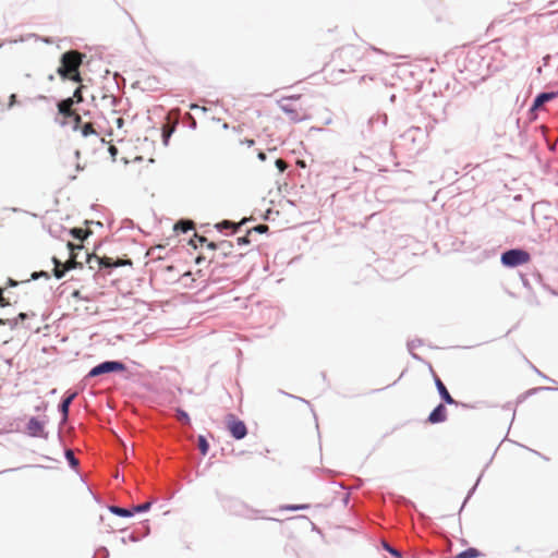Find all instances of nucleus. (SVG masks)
I'll list each match as a JSON object with an SVG mask.
<instances>
[{
    "label": "nucleus",
    "instance_id": "36",
    "mask_svg": "<svg viewBox=\"0 0 558 558\" xmlns=\"http://www.w3.org/2000/svg\"><path fill=\"white\" fill-rule=\"evenodd\" d=\"M39 277L49 278V275H48V272H45V271H41V272H34V274L32 275V278H33V279H37V278H39Z\"/></svg>",
    "mask_w": 558,
    "mask_h": 558
},
{
    "label": "nucleus",
    "instance_id": "49",
    "mask_svg": "<svg viewBox=\"0 0 558 558\" xmlns=\"http://www.w3.org/2000/svg\"><path fill=\"white\" fill-rule=\"evenodd\" d=\"M15 95L11 96V101H14Z\"/></svg>",
    "mask_w": 558,
    "mask_h": 558
},
{
    "label": "nucleus",
    "instance_id": "33",
    "mask_svg": "<svg viewBox=\"0 0 558 558\" xmlns=\"http://www.w3.org/2000/svg\"><path fill=\"white\" fill-rule=\"evenodd\" d=\"M191 242H192V244H193L195 247H197V245H198V244H199V245H203L204 243H206V242H207V239H206L205 236H198V235H196V240H192Z\"/></svg>",
    "mask_w": 558,
    "mask_h": 558
},
{
    "label": "nucleus",
    "instance_id": "32",
    "mask_svg": "<svg viewBox=\"0 0 558 558\" xmlns=\"http://www.w3.org/2000/svg\"><path fill=\"white\" fill-rule=\"evenodd\" d=\"M251 232L252 231H256L258 233H265L268 231V226L267 225H258L256 227H254L252 230H250Z\"/></svg>",
    "mask_w": 558,
    "mask_h": 558
},
{
    "label": "nucleus",
    "instance_id": "30",
    "mask_svg": "<svg viewBox=\"0 0 558 558\" xmlns=\"http://www.w3.org/2000/svg\"><path fill=\"white\" fill-rule=\"evenodd\" d=\"M82 88L83 86H78L75 90H74V94H73V104L76 101V102H80L83 100V96H82Z\"/></svg>",
    "mask_w": 558,
    "mask_h": 558
},
{
    "label": "nucleus",
    "instance_id": "26",
    "mask_svg": "<svg viewBox=\"0 0 558 558\" xmlns=\"http://www.w3.org/2000/svg\"><path fill=\"white\" fill-rule=\"evenodd\" d=\"M71 119L73 120V130L78 131L82 128V124L84 123L82 121V117L77 112H75L74 116L71 117Z\"/></svg>",
    "mask_w": 558,
    "mask_h": 558
},
{
    "label": "nucleus",
    "instance_id": "47",
    "mask_svg": "<svg viewBox=\"0 0 558 558\" xmlns=\"http://www.w3.org/2000/svg\"><path fill=\"white\" fill-rule=\"evenodd\" d=\"M202 259H203L202 257H197L196 263H201Z\"/></svg>",
    "mask_w": 558,
    "mask_h": 558
},
{
    "label": "nucleus",
    "instance_id": "48",
    "mask_svg": "<svg viewBox=\"0 0 558 558\" xmlns=\"http://www.w3.org/2000/svg\"><path fill=\"white\" fill-rule=\"evenodd\" d=\"M15 95L11 96V101H14Z\"/></svg>",
    "mask_w": 558,
    "mask_h": 558
},
{
    "label": "nucleus",
    "instance_id": "43",
    "mask_svg": "<svg viewBox=\"0 0 558 558\" xmlns=\"http://www.w3.org/2000/svg\"><path fill=\"white\" fill-rule=\"evenodd\" d=\"M191 109H201V107H199V106H197V105H192V106H191ZM202 110H203V111H206V108H205V107H202Z\"/></svg>",
    "mask_w": 558,
    "mask_h": 558
},
{
    "label": "nucleus",
    "instance_id": "37",
    "mask_svg": "<svg viewBox=\"0 0 558 558\" xmlns=\"http://www.w3.org/2000/svg\"><path fill=\"white\" fill-rule=\"evenodd\" d=\"M72 298L76 299V300H85V298H83L82 293L80 290H74L72 292Z\"/></svg>",
    "mask_w": 558,
    "mask_h": 558
},
{
    "label": "nucleus",
    "instance_id": "42",
    "mask_svg": "<svg viewBox=\"0 0 558 558\" xmlns=\"http://www.w3.org/2000/svg\"><path fill=\"white\" fill-rule=\"evenodd\" d=\"M386 548H387V550H388L390 554H392V555H395V556H397V557H400L399 551H397L396 549H393V548H391V547H389V546H387Z\"/></svg>",
    "mask_w": 558,
    "mask_h": 558
},
{
    "label": "nucleus",
    "instance_id": "41",
    "mask_svg": "<svg viewBox=\"0 0 558 558\" xmlns=\"http://www.w3.org/2000/svg\"><path fill=\"white\" fill-rule=\"evenodd\" d=\"M206 244H207L208 248L217 251V242H208L207 241Z\"/></svg>",
    "mask_w": 558,
    "mask_h": 558
},
{
    "label": "nucleus",
    "instance_id": "6",
    "mask_svg": "<svg viewBox=\"0 0 558 558\" xmlns=\"http://www.w3.org/2000/svg\"><path fill=\"white\" fill-rule=\"evenodd\" d=\"M124 369L125 366L123 363L116 361H107L93 367L88 373V377H96L110 372H122Z\"/></svg>",
    "mask_w": 558,
    "mask_h": 558
},
{
    "label": "nucleus",
    "instance_id": "38",
    "mask_svg": "<svg viewBox=\"0 0 558 558\" xmlns=\"http://www.w3.org/2000/svg\"><path fill=\"white\" fill-rule=\"evenodd\" d=\"M306 508H307V506H305V505L287 507L288 510H299V509H306Z\"/></svg>",
    "mask_w": 558,
    "mask_h": 558
},
{
    "label": "nucleus",
    "instance_id": "10",
    "mask_svg": "<svg viewBox=\"0 0 558 558\" xmlns=\"http://www.w3.org/2000/svg\"><path fill=\"white\" fill-rule=\"evenodd\" d=\"M434 379H435L436 388H437L441 399L448 404H457V401L451 397V395L447 390V388L444 385V383L441 381V379L437 375L434 376Z\"/></svg>",
    "mask_w": 558,
    "mask_h": 558
},
{
    "label": "nucleus",
    "instance_id": "15",
    "mask_svg": "<svg viewBox=\"0 0 558 558\" xmlns=\"http://www.w3.org/2000/svg\"><path fill=\"white\" fill-rule=\"evenodd\" d=\"M556 97V93H542L539 94L535 100H534V104H533V109H538L541 108L545 102L554 99Z\"/></svg>",
    "mask_w": 558,
    "mask_h": 558
},
{
    "label": "nucleus",
    "instance_id": "13",
    "mask_svg": "<svg viewBox=\"0 0 558 558\" xmlns=\"http://www.w3.org/2000/svg\"><path fill=\"white\" fill-rule=\"evenodd\" d=\"M27 433L32 436H41L44 433V424L36 417H32L27 423Z\"/></svg>",
    "mask_w": 558,
    "mask_h": 558
},
{
    "label": "nucleus",
    "instance_id": "16",
    "mask_svg": "<svg viewBox=\"0 0 558 558\" xmlns=\"http://www.w3.org/2000/svg\"><path fill=\"white\" fill-rule=\"evenodd\" d=\"M75 397H76V393L73 392L62 400V402L60 404V411L64 418L68 417L70 404L72 403V401L74 400Z\"/></svg>",
    "mask_w": 558,
    "mask_h": 558
},
{
    "label": "nucleus",
    "instance_id": "4",
    "mask_svg": "<svg viewBox=\"0 0 558 558\" xmlns=\"http://www.w3.org/2000/svg\"><path fill=\"white\" fill-rule=\"evenodd\" d=\"M531 259L530 254L523 250H509L501 255V263L507 267H517L527 264Z\"/></svg>",
    "mask_w": 558,
    "mask_h": 558
},
{
    "label": "nucleus",
    "instance_id": "21",
    "mask_svg": "<svg viewBox=\"0 0 558 558\" xmlns=\"http://www.w3.org/2000/svg\"><path fill=\"white\" fill-rule=\"evenodd\" d=\"M244 221L240 222V223H234L232 221H229V220H223L222 222H219L216 225V228L219 229V230H222V229H232L234 232L238 230V228L243 223Z\"/></svg>",
    "mask_w": 558,
    "mask_h": 558
},
{
    "label": "nucleus",
    "instance_id": "44",
    "mask_svg": "<svg viewBox=\"0 0 558 558\" xmlns=\"http://www.w3.org/2000/svg\"><path fill=\"white\" fill-rule=\"evenodd\" d=\"M9 283H10V286H16V284H17V283H16L14 280H12V279H10V280H9Z\"/></svg>",
    "mask_w": 558,
    "mask_h": 558
},
{
    "label": "nucleus",
    "instance_id": "18",
    "mask_svg": "<svg viewBox=\"0 0 558 558\" xmlns=\"http://www.w3.org/2000/svg\"><path fill=\"white\" fill-rule=\"evenodd\" d=\"M78 132H81V134L84 137L97 134L96 130L94 128V124L92 122H84L82 124V128L78 130Z\"/></svg>",
    "mask_w": 558,
    "mask_h": 558
},
{
    "label": "nucleus",
    "instance_id": "5",
    "mask_svg": "<svg viewBox=\"0 0 558 558\" xmlns=\"http://www.w3.org/2000/svg\"><path fill=\"white\" fill-rule=\"evenodd\" d=\"M227 428L235 439H243L247 435V428L243 421L234 414H228L226 417Z\"/></svg>",
    "mask_w": 558,
    "mask_h": 558
},
{
    "label": "nucleus",
    "instance_id": "45",
    "mask_svg": "<svg viewBox=\"0 0 558 558\" xmlns=\"http://www.w3.org/2000/svg\"><path fill=\"white\" fill-rule=\"evenodd\" d=\"M110 151H111V154H114V153L117 151L116 147H114V146H111V147H110Z\"/></svg>",
    "mask_w": 558,
    "mask_h": 558
},
{
    "label": "nucleus",
    "instance_id": "3",
    "mask_svg": "<svg viewBox=\"0 0 558 558\" xmlns=\"http://www.w3.org/2000/svg\"><path fill=\"white\" fill-rule=\"evenodd\" d=\"M254 156H256L262 161L266 160V154L255 147L254 140L246 138L241 141L239 145L233 149V158L238 162H248Z\"/></svg>",
    "mask_w": 558,
    "mask_h": 558
},
{
    "label": "nucleus",
    "instance_id": "29",
    "mask_svg": "<svg viewBox=\"0 0 558 558\" xmlns=\"http://www.w3.org/2000/svg\"><path fill=\"white\" fill-rule=\"evenodd\" d=\"M65 457H66V460L69 461V463L75 468L77 464H78V461L77 459L74 457V453L72 450H66L65 451Z\"/></svg>",
    "mask_w": 558,
    "mask_h": 558
},
{
    "label": "nucleus",
    "instance_id": "40",
    "mask_svg": "<svg viewBox=\"0 0 558 558\" xmlns=\"http://www.w3.org/2000/svg\"><path fill=\"white\" fill-rule=\"evenodd\" d=\"M9 303L5 301V299L2 296V289L0 288V305L5 306Z\"/></svg>",
    "mask_w": 558,
    "mask_h": 558
},
{
    "label": "nucleus",
    "instance_id": "46",
    "mask_svg": "<svg viewBox=\"0 0 558 558\" xmlns=\"http://www.w3.org/2000/svg\"><path fill=\"white\" fill-rule=\"evenodd\" d=\"M20 317H21V318H25V317H26V315H25L24 313H21V314H20Z\"/></svg>",
    "mask_w": 558,
    "mask_h": 558
},
{
    "label": "nucleus",
    "instance_id": "17",
    "mask_svg": "<svg viewBox=\"0 0 558 558\" xmlns=\"http://www.w3.org/2000/svg\"><path fill=\"white\" fill-rule=\"evenodd\" d=\"M482 554L476 548H468L461 553H459L456 558H478Z\"/></svg>",
    "mask_w": 558,
    "mask_h": 558
},
{
    "label": "nucleus",
    "instance_id": "2",
    "mask_svg": "<svg viewBox=\"0 0 558 558\" xmlns=\"http://www.w3.org/2000/svg\"><path fill=\"white\" fill-rule=\"evenodd\" d=\"M301 96L282 97L278 101L279 108L289 117L292 122H300L308 119V109L301 101Z\"/></svg>",
    "mask_w": 558,
    "mask_h": 558
},
{
    "label": "nucleus",
    "instance_id": "19",
    "mask_svg": "<svg viewBox=\"0 0 558 558\" xmlns=\"http://www.w3.org/2000/svg\"><path fill=\"white\" fill-rule=\"evenodd\" d=\"M109 510L119 517H131L134 514V511H132V509L121 508L118 506H111L109 507Z\"/></svg>",
    "mask_w": 558,
    "mask_h": 558
},
{
    "label": "nucleus",
    "instance_id": "25",
    "mask_svg": "<svg viewBox=\"0 0 558 558\" xmlns=\"http://www.w3.org/2000/svg\"><path fill=\"white\" fill-rule=\"evenodd\" d=\"M177 418L181 423H183V424H187L189 425L191 423L189 414L185 411L181 410V409L177 410Z\"/></svg>",
    "mask_w": 558,
    "mask_h": 558
},
{
    "label": "nucleus",
    "instance_id": "27",
    "mask_svg": "<svg viewBox=\"0 0 558 558\" xmlns=\"http://www.w3.org/2000/svg\"><path fill=\"white\" fill-rule=\"evenodd\" d=\"M104 106L114 107L117 105V98L112 95H105L102 97Z\"/></svg>",
    "mask_w": 558,
    "mask_h": 558
},
{
    "label": "nucleus",
    "instance_id": "31",
    "mask_svg": "<svg viewBox=\"0 0 558 558\" xmlns=\"http://www.w3.org/2000/svg\"><path fill=\"white\" fill-rule=\"evenodd\" d=\"M275 163L280 172H283L288 168V163L283 159H277Z\"/></svg>",
    "mask_w": 558,
    "mask_h": 558
},
{
    "label": "nucleus",
    "instance_id": "8",
    "mask_svg": "<svg viewBox=\"0 0 558 558\" xmlns=\"http://www.w3.org/2000/svg\"><path fill=\"white\" fill-rule=\"evenodd\" d=\"M68 247L70 250V258L64 264H62L66 271L70 270V269L75 268L77 265H82L81 263L76 262L77 253L75 251L76 250L81 251L83 248V246L82 245H74L73 243L69 242L68 243Z\"/></svg>",
    "mask_w": 558,
    "mask_h": 558
},
{
    "label": "nucleus",
    "instance_id": "34",
    "mask_svg": "<svg viewBox=\"0 0 558 558\" xmlns=\"http://www.w3.org/2000/svg\"><path fill=\"white\" fill-rule=\"evenodd\" d=\"M250 233H251V231H248L246 235L238 238L236 239L238 244L239 245L248 244L250 243V239H248Z\"/></svg>",
    "mask_w": 558,
    "mask_h": 558
},
{
    "label": "nucleus",
    "instance_id": "14",
    "mask_svg": "<svg viewBox=\"0 0 558 558\" xmlns=\"http://www.w3.org/2000/svg\"><path fill=\"white\" fill-rule=\"evenodd\" d=\"M217 251L222 257H228L233 251V243L227 240L217 242Z\"/></svg>",
    "mask_w": 558,
    "mask_h": 558
},
{
    "label": "nucleus",
    "instance_id": "39",
    "mask_svg": "<svg viewBox=\"0 0 558 558\" xmlns=\"http://www.w3.org/2000/svg\"><path fill=\"white\" fill-rule=\"evenodd\" d=\"M166 128H167V125L163 128V141H165V143H167L168 137L170 136L171 131H172V130H168L167 131Z\"/></svg>",
    "mask_w": 558,
    "mask_h": 558
},
{
    "label": "nucleus",
    "instance_id": "12",
    "mask_svg": "<svg viewBox=\"0 0 558 558\" xmlns=\"http://www.w3.org/2000/svg\"><path fill=\"white\" fill-rule=\"evenodd\" d=\"M95 259L97 260V263L100 267H105V268L119 267V266L132 264L131 260H123V259H118V260L113 262L112 258L107 257V256H104L101 258L95 256Z\"/></svg>",
    "mask_w": 558,
    "mask_h": 558
},
{
    "label": "nucleus",
    "instance_id": "7",
    "mask_svg": "<svg viewBox=\"0 0 558 558\" xmlns=\"http://www.w3.org/2000/svg\"><path fill=\"white\" fill-rule=\"evenodd\" d=\"M105 119L109 123L110 133L113 132L114 129L122 130L124 125V119L121 116H118V112L114 108H112L109 112V116H105Z\"/></svg>",
    "mask_w": 558,
    "mask_h": 558
},
{
    "label": "nucleus",
    "instance_id": "11",
    "mask_svg": "<svg viewBox=\"0 0 558 558\" xmlns=\"http://www.w3.org/2000/svg\"><path fill=\"white\" fill-rule=\"evenodd\" d=\"M73 98H66L58 104V111L64 118H71L76 112L73 108Z\"/></svg>",
    "mask_w": 558,
    "mask_h": 558
},
{
    "label": "nucleus",
    "instance_id": "9",
    "mask_svg": "<svg viewBox=\"0 0 558 558\" xmlns=\"http://www.w3.org/2000/svg\"><path fill=\"white\" fill-rule=\"evenodd\" d=\"M447 420V410L444 404H438L429 414L428 422L432 424L442 423Z\"/></svg>",
    "mask_w": 558,
    "mask_h": 558
},
{
    "label": "nucleus",
    "instance_id": "28",
    "mask_svg": "<svg viewBox=\"0 0 558 558\" xmlns=\"http://www.w3.org/2000/svg\"><path fill=\"white\" fill-rule=\"evenodd\" d=\"M150 506H151V502L147 501L142 505L132 507V511H134V513L144 512V511H147L150 508Z\"/></svg>",
    "mask_w": 558,
    "mask_h": 558
},
{
    "label": "nucleus",
    "instance_id": "20",
    "mask_svg": "<svg viewBox=\"0 0 558 558\" xmlns=\"http://www.w3.org/2000/svg\"><path fill=\"white\" fill-rule=\"evenodd\" d=\"M52 262L54 264V269H53L54 277L58 279H61L64 276L66 270H65L64 266L62 265V263L59 259H57L56 257L52 258Z\"/></svg>",
    "mask_w": 558,
    "mask_h": 558
},
{
    "label": "nucleus",
    "instance_id": "1",
    "mask_svg": "<svg viewBox=\"0 0 558 558\" xmlns=\"http://www.w3.org/2000/svg\"><path fill=\"white\" fill-rule=\"evenodd\" d=\"M84 54L77 50H70L64 52L60 59V65L57 69L58 75L62 80H70L76 83L82 82L80 74V66L83 62Z\"/></svg>",
    "mask_w": 558,
    "mask_h": 558
},
{
    "label": "nucleus",
    "instance_id": "24",
    "mask_svg": "<svg viewBox=\"0 0 558 558\" xmlns=\"http://www.w3.org/2000/svg\"><path fill=\"white\" fill-rule=\"evenodd\" d=\"M174 229L175 230H180L182 232H186V231L193 229V222L192 221H179L174 226Z\"/></svg>",
    "mask_w": 558,
    "mask_h": 558
},
{
    "label": "nucleus",
    "instance_id": "23",
    "mask_svg": "<svg viewBox=\"0 0 558 558\" xmlns=\"http://www.w3.org/2000/svg\"><path fill=\"white\" fill-rule=\"evenodd\" d=\"M198 448L203 456H206L209 450V445L204 436H198Z\"/></svg>",
    "mask_w": 558,
    "mask_h": 558
},
{
    "label": "nucleus",
    "instance_id": "22",
    "mask_svg": "<svg viewBox=\"0 0 558 558\" xmlns=\"http://www.w3.org/2000/svg\"><path fill=\"white\" fill-rule=\"evenodd\" d=\"M71 233L75 239L83 241L89 234V231L81 228H74L71 230Z\"/></svg>",
    "mask_w": 558,
    "mask_h": 558
},
{
    "label": "nucleus",
    "instance_id": "35",
    "mask_svg": "<svg viewBox=\"0 0 558 558\" xmlns=\"http://www.w3.org/2000/svg\"><path fill=\"white\" fill-rule=\"evenodd\" d=\"M250 519H263L262 517H258L259 511L255 509H250Z\"/></svg>",
    "mask_w": 558,
    "mask_h": 558
}]
</instances>
